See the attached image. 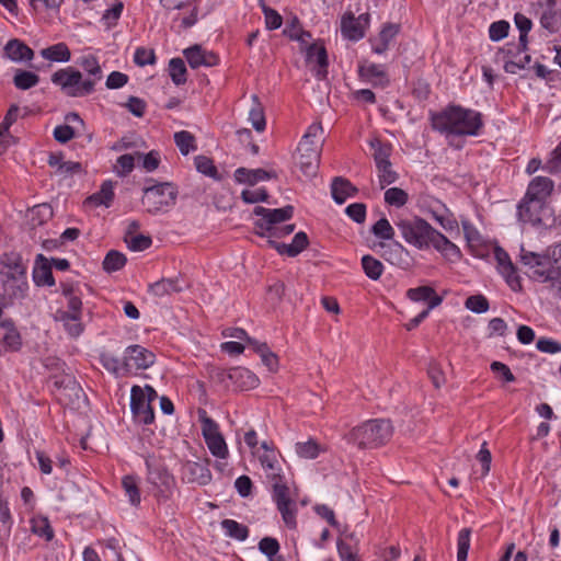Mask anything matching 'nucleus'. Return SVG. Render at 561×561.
<instances>
[{
  "instance_id": "1",
  "label": "nucleus",
  "mask_w": 561,
  "mask_h": 561,
  "mask_svg": "<svg viewBox=\"0 0 561 561\" xmlns=\"http://www.w3.org/2000/svg\"><path fill=\"white\" fill-rule=\"evenodd\" d=\"M77 64L88 75L85 79L73 67L59 69L50 78L51 82L70 98H83L92 94L95 90V84L103 77L99 59L94 55H83L78 59Z\"/></svg>"
},
{
  "instance_id": "2",
  "label": "nucleus",
  "mask_w": 561,
  "mask_h": 561,
  "mask_svg": "<svg viewBox=\"0 0 561 561\" xmlns=\"http://www.w3.org/2000/svg\"><path fill=\"white\" fill-rule=\"evenodd\" d=\"M430 121L434 130L453 136H478L483 127L480 112L455 104L431 112Z\"/></svg>"
},
{
  "instance_id": "3",
  "label": "nucleus",
  "mask_w": 561,
  "mask_h": 561,
  "mask_svg": "<svg viewBox=\"0 0 561 561\" xmlns=\"http://www.w3.org/2000/svg\"><path fill=\"white\" fill-rule=\"evenodd\" d=\"M520 261L528 266L529 277L540 283L550 282L561 299V242L549 248L548 255L522 251Z\"/></svg>"
},
{
  "instance_id": "4",
  "label": "nucleus",
  "mask_w": 561,
  "mask_h": 561,
  "mask_svg": "<svg viewBox=\"0 0 561 561\" xmlns=\"http://www.w3.org/2000/svg\"><path fill=\"white\" fill-rule=\"evenodd\" d=\"M0 282L3 297L11 302L27 296L26 266L16 254H5L0 261Z\"/></svg>"
},
{
  "instance_id": "5",
  "label": "nucleus",
  "mask_w": 561,
  "mask_h": 561,
  "mask_svg": "<svg viewBox=\"0 0 561 561\" xmlns=\"http://www.w3.org/2000/svg\"><path fill=\"white\" fill-rule=\"evenodd\" d=\"M392 425L388 420H369L352 428L345 438L358 448H376L386 444L392 436Z\"/></svg>"
},
{
  "instance_id": "6",
  "label": "nucleus",
  "mask_w": 561,
  "mask_h": 561,
  "mask_svg": "<svg viewBox=\"0 0 561 561\" xmlns=\"http://www.w3.org/2000/svg\"><path fill=\"white\" fill-rule=\"evenodd\" d=\"M396 226L404 241L419 250L432 247L438 232L425 219L421 217L399 219Z\"/></svg>"
},
{
  "instance_id": "7",
  "label": "nucleus",
  "mask_w": 561,
  "mask_h": 561,
  "mask_svg": "<svg viewBox=\"0 0 561 561\" xmlns=\"http://www.w3.org/2000/svg\"><path fill=\"white\" fill-rule=\"evenodd\" d=\"M176 187L170 182H163L144 188L141 204L151 215L167 213L175 205Z\"/></svg>"
},
{
  "instance_id": "8",
  "label": "nucleus",
  "mask_w": 561,
  "mask_h": 561,
  "mask_svg": "<svg viewBox=\"0 0 561 561\" xmlns=\"http://www.w3.org/2000/svg\"><path fill=\"white\" fill-rule=\"evenodd\" d=\"M147 481L152 485L157 497L168 499L174 486V478L154 455L145 456Z\"/></svg>"
},
{
  "instance_id": "9",
  "label": "nucleus",
  "mask_w": 561,
  "mask_h": 561,
  "mask_svg": "<svg viewBox=\"0 0 561 561\" xmlns=\"http://www.w3.org/2000/svg\"><path fill=\"white\" fill-rule=\"evenodd\" d=\"M294 207L285 206L283 208H265L256 206L254 214L261 218L255 221L256 233L261 237L272 238L276 236L277 225L293 217Z\"/></svg>"
},
{
  "instance_id": "10",
  "label": "nucleus",
  "mask_w": 561,
  "mask_h": 561,
  "mask_svg": "<svg viewBox=\"0 0 561 561\" xmlns=\"http://www.w3.org/2000/svg\"><path fill=\"white\" fill-rule=\"evenodd\" d=\"M198 420L202 425V434L213 456L226 459L228 447L224 436L219 432L218 424L210 419L205 410H198Z\"/></svg>"
},
{
  "instance_id": "11",
  "label": "nucleus",
  "mask_w": 561,
  "mask_h": 561,
  "mask_svg": "<svg viewBox=\"0 0 561 561\" xmlns=\"http://www.w3.org/2000/svg\"><path fill=\"white\" fill-rule=\"evenodd\" d=\"M517 216L523 225L547 226L551 217V210L546 203L525 196L517 206Z\"/></svg>"
},
{
  "instance_id": "12",
  "label": "nucleus",
  "mask_w": 561,
  "mask_h": 561,
  "mask_svg": "<svg viewBox=\"0 0 561 561\" xmlns=\"http://www.w3.org/2000/svg\"><path fill=\"white\" fill-rule=\"evenodd\" d=\"M273 499L277 510L282 514L284 523L289 528H295L296 522V503L289 496V489L284 483L283 478L273 481Z\"/></svg>"
},
{
  "instance_id": "13",
  "label": "nucleus",
  "mask_w": 561,
  "mask_h": 561,
  "mask_svg": "<svg viewBox=\"0 0 561 561\" xmlns=\"http://www.w3.org/2000/svg\"><path fill=\"white\" fill-rule=\"evenodd\" d=\"M536 14L539 15L540 25L550 34L561 30V9L556 0H540L534 4Z\"/></svg>"
},
{
  "instance_id": "14",
  "label": "nucleus",
  "mask_w": 561,
  "mask_h": 561,
  "mask_svg": "<svg viewBox=\"0 0 561 561\" xmlns=\"http://www.w3.org/2000/svg\"><path fill=\"white\" fill-rule=\"evenodd\" d=\"M142 390V388H131L130 410L138 424L149 425L154 421V412L149 394H144Z\"/></svg>"
},
{
  "instance_id": "15",
  "label": "nucleus",
  "mask_w": 561,
  "mask_h": 561,
  "mask_svg": "<svg viewBox=\"0 0 561 561\" xmlns=\"http://www.w3.org/2000/svg\"><path fill=\"white\" fill-rule=\"evenodd\" d=\"M494 257L496 261V267L499 273L504 277L507 285L513 290H519L522 288L520 278L517 274V270L508 253L500 247L494 248Z\"/></svg>"
},
{
  "instance_id": "16",
  "label": "nucleus",
  "mask_w": 561,
  "mask_h": 561,
  "mask_svg": "<svg viewBox=\"0 0 561 561\" xmlns=\"http://www.w3.org/2000/svg\"><path fill=\"white\" fill-rule=\"evenodd\" d=\"M358 76L362 81L370 83L375 88H386L390 84L389 76L385 66L364 62L358 66Z\"/></svg>"
},
{
  "instance_id": "17",
  "label": "nucleus",
  "mask_w": 561,
  "mask_h": 561,
  "mask_svg": "<svg viewBox=\"0 0 561 561\" xmlns=\"http://www.w3.org/2000/svg\"><path fill=\"white\" fill-rule=\"evenodd\" d=\"M154 354L140 345H130L125 351L128 374L133 369H146L154 363Z\"/></svg>"
},
{
  "instance_id": "18",
  "label": "nucleus",
  "mask_w": 561,
  "mask_h": 561,
  "mask_svg": "<svg viewBox=\"0 0 561 561\" xmlns=\"http://www.w3.org/2000/svg\"><path fill=\"white\" fill-rule=\"evenodd\" d=\"M368 23V14H360L358 18L354 15H344L341 21L342 35L350 39L357 42L365 36V26Z\"/></svg>"
},
{
  "instance_id": "19",
  "label": "nucleus",
  "mask_w": 561,
  "mask_h": 561,
  "mask_svg": "<svg viewBox=\"0 0 561 561\" xmlns=\"http://www.w3.org/2000/svg\"><path fill=\"white\" fill-rule=\"evenodd\" d=\"M185 56L191 68L213 67L218 64L219 59L213 51L203 49L201 45H194L184 49Z\"/></svg>"
},
{
  "instance_id": "20",
  "label": "nucleus",
  "mask_w": 561,
  "mask_h": 561,
  "mask_svg": "<svg viewBox=\"0 0 561 561\" xmlns=\"http://www.w3.org/2000/svg\"><path fill=\"white\" fill-rule=\"evenodd\" d=\"M3 56L19 64L31 61L34 58V51L22 41L12 38L4 45Z\"/></svg>"
},
{
  "instance_id": "21",
  "label": "nucleus",
  "mask_w": 561,
  "mask_h": 561,
  "mask_svg": "<svg viewBox=\"0 0 561 561\" xmlns=\"http://www.w3.org/2000/svg\"><path fill=\"white\" fill-rule=\"evenodd\" d=\"M554 183L550 178L535 176L530 181L525 196L546 203V199L551 195Z\"/></svg>"
},
{
  "instance_id": "22",
  "label": "nucleus",
  "mask_w": 561,
  "mask_h": 561,
  "mask_svg": "<svg viewBox=\"0 0 561 561\" xmlns=\"http://www.w3.org/2000/svg\"><path fill=\"white\" fill-rule=\"evenodd\" d=\"M185 287V280L180 277L162 278L149 285V293L154 297L162 298L164 296L181 293L184 290Z\"/></svg>"
},
{
  "instance_id": "23",
  "label": "nucleus",
  "mask_w": 561,
  "mask_h": 561,
  "mask_svg": "<svg viewBox=\"0 0 561 561\" xmlns=\"http://www.w3.org/2000/svg\"><path fill=\"white\" fill-rule=\"evenodd\" d=\"M323 127L321 123L311 124L307 131L304 134L299 145L298 152H308L314 150L321 153Z\"/></svg>"
},
{
  "instance_id": "24",
  "label": "nucleus",
  "mask_w": 561,
  "mask_h": 561,
  "mask_svg": "<svg viewBox=\"0 0 561 561\" xmlns=\"http://www.w3.org/2000/svg\"><path fill=\"white\" fill-rule=\"evenodd\" d=\"M33 280L36 286H54L55 278L51 272V264L43 254H37L33 268Z\"/></svg>"
},
{
  "instance_id": "25",
  "label": "nucleus",
  "mask_w": 561,
  "mask_h": 561,
  "mask_svg": "<svg viewBox=\"0 0 561 561\" xmlns=\"http://www.w3.org/2000/svg\"><path fill=\"white\" fill-rule=\"evenodd\" d=\"M0 335L3 343V353L16 352L22 346V339L11 320L0 322Z\"/></svg>"
},
{
  "instance_id": "26",
  "label": "nucleus",
  "mask_w": 561,
  "mask_h": 561,
  "mask_svg": "<svg viewBox=\"0 0 561 561\" xmlns=\"http://www.w3.org/2000/svg\"><path fill=\"white\" fill-rule=\"evenodd\" d=\"M268 243L279 254H286L290 257H295L307 248L309 241L307 234L304 231H299L294 236L293 241L288 244L278 243L273 240H268Z\"/></svg>"
},
{
  "instance_id": "27",
  "label": "nucleus",
  "mask_w": 561,
  "mask_h": 561,
  "mask_svg": "<svg viewBox=\"0 0 561 561\" xmlns=\"http://www.w3.org/2000/svg\"><path fill=\"white\" fill-rule=\"evenodd\" d=\"M306 58L308 62H317L319 68L316 71V77L319 80H322L327 77L328 73V54L327 49L323 45L311 44L307 47Z\"/></svg>"
},
{
  "instance_id": "28",
  "label": "nucleus",
  "mask_w": 561,
  "mask_h": 561,
  "mask_svg": "<svg viewBox=\"0 0 561 561\" xmlns=\"http://www.w3.org/2000/svg\"><path fill=\"white\" fill-rule=\"evenodd\" d=\"M400 25L394 23H387L382 26L378 37L371 41V49L377 55L385 54L390 42L398 35Z\"/></svg>"
},
{
  "instance_id": "29",
  "label": "nucleus",
  "mask_w": 561,
  "mask_h": 561,
  "mask_svg": "<svg viewBox=\"0 0 561 561\" xmlns=\"http://www.w3.org/2000/svg\"><path fill=\"white\" fill-rule=\"evenodd\" d=\"M358 190L346 179L337 176L332 181L331 194L334 202L339 205L345 203L348 197H354Z\"/></svg>"
},
{
  "instance_id": "30",
  "label": "nucleus",
  "mask_w": 561,
  "mask_h": 561,
  "mask_svg": "<svg viewBox=\"0 0 561 561\" xmlns=\"http://www.w3.org/2000/svg\"><path fill=\"white\" fill-rule=\"evenodd\" d=\"M408 298L412 301H427V306L430 309H434L439 306L443 301V298L438 296L435 290L430 286H420L415 288H410L407 291Z\"/></svg>"
},
{
  "instance_id": "31",
  "label": "nucleus",
  "mask_w": 561,
  "mask_h": 561,
  "mask_svg": "<svg viewBox=\"0 0 561 561\" xmlns=\"http://www.w3.org/2000/svg\"><path fill=\"white\" fill-rule=\"evenodd\" d=\"M273 175L263 169L238 168L234 171V180L238 183L255 185L261 181L271 179Z\"/></svg>"
},
{
  "instance_id": "32",
  "label": "nucleus",
  "mask_w": 561,
  "mask_h": 561,
  "mask_svg": "<svg viewBox=\"0 0 561 561\" xmlns=\"http://www.w3.org/2000/svg\"><path fill=\"white\" fill-rule=\"evenodd\" d=\"M113 188H114L113 183L111 181L103 182L100 191L92 194L91 196H89L84 201V204L87 206H93V207H98L101 205L108 207L114 198V190Z\"/></svg>"
},
{
  "instance_id": "33",
  "label": "nucleus",
  "mask_w": 561,
  "mask_h": 561,
  "mask_svg": "<svg viewBox=\"0 0 561 561\" xmlns=\"http://www.w3.org/2000/svg\"><path fill=\"white\" fill-rule=\"evenodd\" d=\"M251 347L253 351L260 355L263 365H265L268 370L274 371L278 367V357L277 355L271 351L268 345L265 342L260 341H251Z\"/></svg>"
},
{
  "instance_id": "34",
  "label": "nucleus",
  "mask_w": 561,
  "mask_h": 561,
  "mask_svg": "<svg viewBox=\"0 0 561 561\" xmlns=\"http://www.w3.org/2000/svg\"><path fill=\"white\" fill-rule=\"evenodd\" d=\"M298 165L307 176H312L317 173L320 163V152L308 150V152H298Z\"/></svg>"
},
{
  "instance_id": "35",
  "label": "nucleus",
  "mask_w": 561,
  "mask_h": 561,
  "mask_svg": "<svg viewBox=\"0 0 561 561\" xmlns=\"http://www.w3.org/2000/svg\"><path fill=\"white\" fill-rule=\"evenodd\" d=\"M432 247L448 259H459L461 256L460 249L439 231Z\"/></svg>"
},
{
  "instance_id": "36",
  "label": "nucleus",
  "mask_w": 561,
  "mask_h": 561,
  "mask_svg": "<svg viewBox=\"0 0 561 561\" xmlns=\"http://www.w3.org/2000/svg\"><path fill=\"white\" fill-rule=\"evenodd\" d=\"M41 55L47 60L57 62H67L71 58L70 49L65 43H57L46 47L41 50Z\"/></svg>"
},
{
  "instance_id": "37",
  "label": "nucleus",
  "mask_w": 561,
  "mask_h": 561,
  "mask_svg": "<svg viewBox=\"0 0 561 561\" xmlns=\"http://www.w3.org/2000/svg\"><path fill=\"white\" fill-rule=\"evenodd\" d=\"M514 22L516 27L519 31V42H518V53H526L528 46V32L531 30L533 22L526 15L522 13H516L514 16Z\"/></svg>"
},
{
  "instance_id": "38",
  "label": "nucleus",
  "mask_w": 561,
  "mask_h": 561,
  "mask_svg": "<svg viewBox=\"0 0 561 561\" xmlns=\"http://www.w3.org/2000/svg\"><path fill=\"white\" fill-rule=\"evenodd\" d=\"M100 360L103 367L116 377H122L128 374L125 358L121 362L116 356L110 353H103Z\"/></svg>"
},
{
  "instance_id": "39",
  "label": "nucleus",
  "mask_w": 561,
  "mask_h": 561,
  "mask_svg": "<svg viewBox=\"0 0 561 561\" xmlns=\"http://www.w3.org/2000/svg\"><path fill=\"white\" fill-rule=\"evenodd\" d=\"M259 459L268 479L272 481L282 479L279 462L274 451H265Z\"/></svg>"
},
{
  "instance_id": "40",
  "label": "nucleus",
  "mask_w": 561,
  "mask_h": 561,
  "mask_svg": "<svg viewBox=\"0 0 561 561\" xmlns=\"http://www.w3.org/2000/svg\"><path fill=\"white\" fill-rule=\"evenodd\" d=\"M253 106L251 107L249 112V119L252 124V127L261 133L265 129L266 122H265V115L262 104L259 101V98L256 94L252 95Z\"/></svg>"
},
{
  "instance_id": "41",
  "label": "nucleus",
  "mask_w": 561,
  "mask_h": 561,
  "mask_svg": "<svg viewBox=\"0 0 561 561\" xmlns=\"http://www.w3.org/2000/svg\"><path fill=\"white\" fill-rule=\"evenodd\" d=\"M39 82V77L35 72L16 69L13 77V84L19 90H28Z\"/></svg>"
},
{
  "instance_id": "42",
  "label": "nucleus",
  "mask_w": 561,
  "mask_h": 561,
  "mask_svg": "<svg viewBox=\"0 0 561 561\" xmlns=\"http://www.w3.org/2000/svg\"><path fill=\"white\" fill-rule=\"evenodd\" d=\"M370 147L374 149V160L376 163V167L383 165L391 163L390 162V153H391V146L383 144L378 138H374L369 141Z\"/></svg>"
},
{
  "instance_id": "43",
  "label": "nucleus",
  "mask_w": 561,
  "mask_h": 561,
  "mask_svg": "<svg viewBox=\"0 0 561 561\" xmlns=\"http://www.w3.org/2000/svg\"><path fill=\"white\" fill-rule=\"evenodd\" d=\"M362 267L366 276L373 280L379 279L383 273L382 263L369 254L362 257Z\"/></svg>"
},
{
  "instance_id": "44",
  "label": "nucleus",
  "mask_w": 561,
  "mask_h": 561,
  "mask_svg": "<svg viewBox=\"0 0 561 561\" xmlns=\"http://www.w3.org/2000/svg\"><path fill=\"white\" fill-rule=\"evenodd\" d=\"M59 319L62 321L64 327L69 335L77 337L82 333L83 325L80 321L81 316L62 311L59 316Z\"/></svg>"
},
{
  "instance_id": "45",
  "label": "nucleus",
  "mask_w": 561,
  "mask_h": 561,
  "mask_svg": "<svg viewBox=\"0 0 561 561\" xmlns=\"http://www.w3.org/2000/svg\"><path fill=\"white\" fill-rule=\"evenodd\" d=\"M259 550L265 554L270 561H285L282 556H278L279 543L273 537H264L259 542Z\"/></svg>"
},
{
  "instance_id": "46",
  "label": "nucleus",
  "mask_w": 561,
  "mask_h": 561,
  "mask_svg": "<svg viewBox=\"0 0 561 561\" xmlns=\"http://www.w3.org/2000/svg\"><path fill=\"white\" fill-rule=\"evenodd\" d=\"M221 527L229 537L240 541L245 540L249 536L248 527L233 519H224Z\"/></svg>"
},
{
  "instance_id": "47",
  "label": "nucleus",
  "mask_w": 561,
  "mask_h": 561,
  "mask_svg": "<svg viewBox=\"0 0 561 561\" xmlns=\"http://www.w3.org/2000/svg\"><path fill=\"white\" fill-rule=\"evenodd\" d=\"M127 262V259L124 253L111 250L104 257L103 268L108 272H116L122 270Z\"/></svg>"
},
{
  "instance_id": "48",
  "label": "nucleus",
  "mask_w": 561,
  "mask_h": 561,
  "mask_svg": "<svg viewBox=\"0 0 561 561\" xmlns=\"http://www.w3.org/2000/svg\"><path fill=\"white\" fill-rule=\"evenodd\" d=\"M169 75L174 84L181 85L186 82V67L181 58H172L169 61Z\"/></svg>"
},
{
  "instance_id": "49",
  "label": "nucleus",
  "mask_w": 561,
  "mask_h": 561,
  "mask_svg": "<svg viewBox=\"0 0 561 561\" xmlns=\"http://www.w3.org/2000/svg\"><path fill=\"white\" fill-rule=\"evenodd\" d=\"M256 382H259L257 377L248 368H232V386H254Z\"/></svg>"
},
{
  "instance_id": "50",
  "label": "nucleus",
  "mask_w": 561,
  "mask_h": 561,
  "mask_svg": "<svg viewBox=\"0 0 561 561\" xmlns=\"http://www.w3.org/2000/svg\"><path fill=\"white\" fill-rule=\"evenodd\" d=\"M174 141L180 152L183 156L188 154L196 149L194 136L186 130H181L174 134Z\"/></svg>"
},
{
  "instance_id": "51",
  "label": "nucleus",
  "mask_w": 561,
  "mask_h": 561,
  "mask_svg": "<svg viewBox=\"0 0 561 561\" xmlns=\"http://www.w3.org/2000/svg\"><path fill=\"white\" fill-rule=\"evenodd\" d=\"M409 201L408 193L400 187H390L385 192V202L397 208L403 207Z\"/></svg>"
},
{
  "instance_id": "52",
  "label": "nucleus",
  "mask_w": 561,
  "mask_h": 561,
  "mask_svg": "<svg viewBox=\"0 0 561 561\" xmlns=\"http://www.w3.org/2000/svg\"><path fill=\"white\" fill-rule=\"evenodd\" d=\"M371 233L381 240H392L394 237V229L390 225L389 220L385 217L377 220L371 229Z\"/></svg>"
},
{
  "instance_id": "53",
  "label": "nucleus",
  "mask_w": 561,
  "mask_h": 561,
  "mask_svg": "<svg viewBox=\"0 0 561 561\" xmlns=\"http://www.w3.org/2000/svg\"><path fill=\"white\" fill-rule=\"evenodd\" d=\"M321 451V446L313 439L296 444V453L301 458L314 459Z\"/></svg>"
},
{
  "instance_id": "54",
  "label": "nucleus",
  "mask_w": 561,
  "mask_h": 561,
  "mask_svg": "<svg viewBox=\"0 0 561 561\" xmlns=\"http://www.w3.org/2000/svg\"><path fill=\"white\" fill-rule=\"evenodd\" d=\"M194 163L196 170L204 175L213 178L215 180H219L217 168L215 167L213 160L205 156H196L194 158Z\"/></svg>"
},
{
  "instance_id": "55",
  "label": "nucleus",
  "mask_w": 561,
  "mask_h": 561,
  "mask_svg": "<svg viewBox=\"0 0 561 561\" xmlns=\"http://www.w3.org/2000/svg\"><path fill=\"white\" fill-rule=\"evenodd\" d=\"M122 486L133 505L140 503V492L138 489L137 480L133 476H125L122 480Z\"/></svg>"
},
{
  "instance_id": "56",
  "label": "nucleus",
  "mask_w": 561,
  "mask_h": 561,
  "mask_svg": "<svg viewBox=\"0 0 561 561\" xmlns=\"http://www.w3.org/2000/svg\"><path fill=\"white\" fill-rule=\"evenodd\" d=\"M184 470L193 476V478H191L192 481L196 480L202 484L207 483L210 478L209 470L198 462H187L184 466Z\"/></svg>"
},
{
  "instance_id": "57",
  "label": "nucleus",
  "mask_w": 561,
  "mask_h": 561,
  "mask_svg": "<svg viewBox=\"0 0 561 561\" xmlns=\"http://www.w3.org/2000/svg\"><path fill=\"white\" fill-rule=\"evenodd\" d=\"M470 535L471 530L469 528H462L458 534V551H457V561H466L468 557V551L470 548Z\"/></svg>"
},
{
  "instance_id": "58",
  "label": "nucleus",
  "mask_w": 561,
  "mask_h": 561,
  "mask_svg": "<svg viewBox=\"0 0 561 561\" xmlns=\"http://www.w3.org/2000/svg\"><path fill=\"white\" fill-rule=\"evenodd\" d=\"M465 306L474 313H484L489 310V301L482 295H472L466 299Z\"/></svg>"
},
{
  "instance_id": "59",
  "label": "nucleus",
  "mask_w": 561,
  "mask_h": 561,
  "mask_svg": "<svg viewBox=\"0 0 561 561\" xmlns=\"http://www.w3.org/2000/svg\"><path fill=\"white\" fill-rule=\"evenodd\" d=\"M125 242L128 245V249L131 251H144L148 249L152 240L149 236L145 234H134L131 237H125Z\"/></svg>"
},
{
  "instance_id": "60",
  "label": "nucleus",
  "mask_w": 561,
  "mask_h": 561,
  "mask_svg": "<svg viewBox=\"0 0 561 561\" xmlns=\"http://www.w3.org/2000/svg\"><path fill=\"white\" fill-rule=\"evenodd\" d=\"M510 30L508 22L501 20L493 22L489 27V36L493 42H499L507 36Z\"/></svg>"
},
{
  "instance_id": "61",
  "label": "nucleus",
  "mask_w": 561,
  "mask_h": 561,
  "mask_svg": "<svg viewBox=\"0 0 561 561\" xmlns=\"http://www.w3.org/2000/svg\"><path fill=\"white\" fill-rule=\"evenodd\" d=\"M32 530L34 534L44 537L47 541L54 537L53 528L47 518H37L33 520Z\"/></svg>"
},
{
  "instance_id": "62",
  "label": "nucleus",
  "mask_w": 561,
  "mask_h": 561,
  "mask_svg": "<svg viewBox=\"0 0 561 561\" xmlns=\"http://www.w3.org/2000/svg\"><path fill=\"white\" fill-rule=\"evenodd\" d=\"M241 198L247 204H255L259 202H266L268 198V193L263 187L256 190H243L241 193Z\"/></svg>"
},
{
  "instance_id": "63",
  "label": "nucleus",
  "mask_w": 561,
  "mask_h": 561,
  "mask_svg": "<svg viewBox=\"0 0 561 561\" xmlns=\"http://www.w3.org/2000/svg\"><path fill=\"white\" fill-rule=\"evenodd\" d=\"M262 11L265 16V25L268 30H277L282 26L283 18L280 14H278L274 9H271L270 7L265 5L264 3L261 4Z\"/></svg>"
},
{
  "instance_id": "64",
  "label": "nucleus",
  "mask_w": 561,
  "mask_h": 561,
  "mask_svg": "<svg viewBox=\"0 0 561 561\" xmlns=\"http://www.w3.org/2000/svg\"><path fill=\"white\" fill-rule=\"evenodd\" d=\"M135 167V159L131 154L126 153L117 158L116 173L118 176L124 178L128 175Z\"/></svg>"
}]
</instances>
